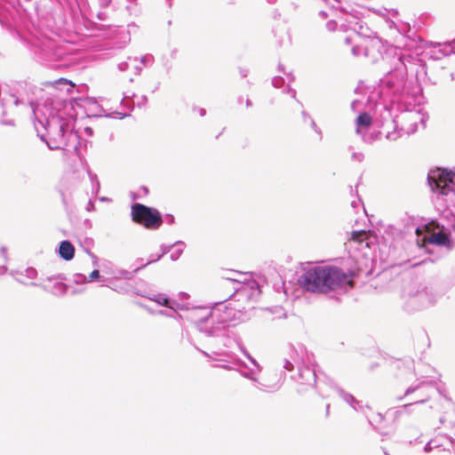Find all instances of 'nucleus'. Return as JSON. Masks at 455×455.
I'll return each mask as SVG.
<instances>
[{
  "instance_id": "35",
  "label": "nucleus",
  "mask_w": 455,
  "mask_h": 455,
  "mask_svg": "<svg viewBox=\"0 0 455 455\" xmlns=\"http://www.w3.org/2000/svg\"><path fill=\"white\" fill-rule=\"evenodd\" d=\"M283 84H284V79L283 76H276L273 77V79H272V84L275 88L282 87L283 85Z\"/></svg>"
},
{
  "instance_id": "55",
  "label": "nucleus",
  "mask_w": 455,
  "mask_h": 455,
  "mask_svg": "<svg viewBox=\"0 0 455 455\" xmlns=\"http://www.w3.org/2000/svg\"><path fill=\"white\" fill-rule=\"evenodd\" d=\"M288 92L291 93V97H292V98H295V97H296V92H295V90L291 89L290 86H288Z\"/></svg>"
},
{
  "instance_id": "46",
  "label": "nucleus",
  "mask_w": 455,
  "mask_h": 455,
  "mask_svg": "<svg viewBox=\"0 0 455 455\" xmlns=\"http://www.w3.org/2000/svg\"><path fill=\"white\" fill-rule=\"evenodd\" d=\"M301 115L304 123H308V121L312 118L311 116L306 111H302Z\"/></svg>"
},
{
  "instance_id": "61",
  "label": "nucleus",
  "mask_w": 455,
  "mask_h": 455,
  "mask_svg": "<svg viewBox=\"0 0 455 455\" xmlns=\"http://www.w3.org/2000/svg\"><path fill=\"white\" fill-rule=\"evenodd\" d=\"M134 68H135V74H136V75H140V71H141V68H140V67L136 66Z\"/></svg>"
},
{
  "instance_id": "37",
  "label": "nucleus",
  "mask_w": 455,
  "mask_h": 455,
  "mask_svg": "<svg viewBox=\"0 0 455 455\" xmlns=\"http://www.w3.org/2000/svg\"><path fill=\"white\" fill-rule=\"evenodd\" d=\"M351 158L353 161H356V162L360 163L364 159V156H363V154L359 153V152H353Z\"/></svg>"
},
{
  "instance_id": "47",
  "label": "nucleus",
  "mask_w": 455,
  "mask_h": 455,
  "mask_svg": "<svg viewBox=\"0 0 455 455\" xmlns=\"http://www.w3.org/2000/svg\"><path fill=\"white\" fill-rule=\"evenodd\" d=\"M84 134L89 137H92L93 135V130L92 127H89V126L84 127Z\"/></svg>"
},
{
  "instance_id": "10",
  "label": "nucleus",
  "mask_w": 455,
  "mask_h": 455,
  "mask_svg": "<svg viewBox=\"0 0 455 455\" xmlns=\"http://www.w3.org/2000/svg\"><path fill=\"white\" fill-rule=\"evenodd\" d=\"M131 216L133 222L149 230L158 229L164 221L157 209L140 203L132 205Z\"/></svg>"
},
{
  "instance_id": "43",
  "label": "nucleus",
  "mask_w": 455,
  "mask_h": 455,
  "mask_svg": "<svg viewBox=\"0 0 455 455\" xmlns=\"http://www.w3.org/2000/svg\"><path fill=\"white\" fill-rule=\"evenodd\" d=\"M193 111L197 112L201 116H204L206 114V110L204 108H199V107H194Z\"/></svg>"
},
{
  "instance_id": "6",
  "label": "nucleus",
  "mask_w": 455,
  "mask_h": 455,
  "mask_svg": "<svg viewBox=\"0 0 455 455\" xmlns=\"http://www.w3.org/2000/svg\"><path fill=\"white\" fill-rule=\"evenodd\" d=\"M445 292L437 283H419L408 291L406 308L412 311L433 306Z\"/></svg>"
},
{
  "instance_id": "49",
  "label": "nucleus",
  "mask_w": 455,
  "mask_h": 455,
  "mask_svg": "<svg viewBox=\"0 0 455 455\" xmlns=\"http://www.w3.org/2000/svg\"><path fill=\"white\" fill-rule=\"evenodd\" d=\"M239 73L242 77H246L248 76L249 70L247 68H240Z\"/></svg>"
},
{
  "instance_id": "44",
  "label": "nucleus",
  "mask_w": 455,
  "mask_h": 455,
  "mask_svg": "<svg viewBox=\"0 0 455 455\" xmlns=\"http://www.w3.org/2000/svg\"><path fill=\"white\" fill-rule=\"evenodd\" d=\"M147 102H148V97L146 95H143V96H141L140 100L138 102V107L142 108V107L146 106Z\"/></svg>"
},
{
  "instance_id": "59",
  "label": "nucleus",
  "mask_w": 455,
  "mask_h": 455,
  "mask_svg": "<svg viewBox=\"0 0 455 455\" xmlns=\"http://www.w3.org/2000/svg\"><path fill=\"white\" fill-rule=\"evenodd\" d=\"M289 82H292L294 80V76L291 73L287 74Z\"/></svg>"
},
{
  "instance_id": "5",
  "label": "nucleus",
  "mask_w": 455,
  "mask_h": 455,
  "mask_svg": "<svg viewBox=\"0 0 455 455\" xmlns=\"http://www.w3.org/2000/svg\"><path fill=\"white\" fill-rule=\"evenodd\" d=\"M25 41L29 51L40 61L56 64L69 54L68 45L53 32L49 35L38 28L30 33Z\"/></svg>"
},
{
  "instance_id": "36",
  "label": "nucleus",
  "mask_w": 455,
  "mask_h": 455,
  "mask_svg": "<svg viewBox=\"0 0 455 455\" xmlns=\"http://www.w3.org/2000/svg\"><path fill=\"white\" fill-rule=\"evenodd\" d=\"M308 124L309 125L311 126V128L317 133L319 134V139L322 140V132L321 130L319 129V127L316 125L315 122L314 121L313 118H311L309 121H308Z\"/></svg>"
},
{
  "instance_id": "63",
  "label": "nucleus",
  "mask_w": 455,
  "mask_h": 455,
  "mask_svg": "<svg viewBox=\"0 0 455 455\" xmlns=\"http://www.w3.org/2000/svg\"><path fill=\"white\" fill-rule=\"evenodd\" d=\"M6 267L4 266L0 267V275H3L6 271Z\"/></svg>"
},
{
  "instance_id": "25",
  "label": "nucleus",
  "mask_w": 455,
  "mask_h": 455,
  "mask_svg": "<svg viewBox=\"0 0 455 455\" xmlns=\"http://www.w3.org/2000/svg\"><path fill=\"white\" fill-rule=\"evenodd\" d=\"M434 385V382L433 381H421L419 382V384L415 385V386H411L409 387L405 392H404V395L403 396H401L398 398V400H402L404 396H407L411 394H413L415 393L416 391H418L419 389H420L421 387H423L424 386H429V387H433Z\"/></svg>"
},
{
  "instance_id": "45",
  "label": "nucleus",
  "mask_w": 455,
  "mask_h": 455,
  "mask_svg": "<svg viewBox=\"0 0 455 455\" xmlns=\"http://www.w3.org/2000/svg\"><path fill=\"white\" fill-rule=\"evenodd\" d=\"M359 104H361L360 100H353L352 103H351V109L354 112H356L357 111V107H358Z\"/></svg>"
},
{
  "instance_id": "38",
  "label": "nucleus",
  "mask_w": 455,
  "mask_h": 455,
  "mask_svg": "<svg viewBox=\"0 0 455 455\" xmlns=\"http://www.w3.org/2000/svg\"><path fill=\"white\" fill-rule=\"evenodd\" d=\"M337 22L333 20H329L327 23H326V28L329 30V31H335L336 28H337Z\"/></svg>"
},
{
  "instance_id": "40",
  "label": "nucleus",
  "mask_w": 455,
  "mask_h": 455,
  "mask_svg": "<svg viewBox=\"0 0 455 455\" xmlns=\"http://www.w3.org/2000/svg\"><path fill=\"white\" fill-rule=\"evenodd\" d=\"M129 68V64L127 61H123L118 64V69L122 72L126 71Z\"/></svg>"
},
{
  "instance_id": "16",
  "label": "nucleus",
  "mask_w": 455,
  "mask_h": 455,
  "mask_svg": "<svg viewBox=\"0 0 455 455\" xmlns=\"http://www.w3.org/2000/svg\"><path fill=\"white\" fill-rule=\"evenodd\" d=\"M31 286H38L42 288L44 291L50 292L54 296L61 297L64 296L68 292V286L62 282H56L52 284V286H49L47 284H41L35 282H31Z\"/></svg>"
},
{
  "instance_id": "3",
  "label": "nucleus",
  "mask_w": 455,
  "mask_h": 455,
  "mask_svg": "<svg viewBox=\"0 0 455 455\" xmlns=\"http://www.w3.org/2000/svg\"><path fill=\"white\" fill-rule=\"evenodd\" d=\"M402 81L394 74H388L376 90L382 102L375 104L374 117L371 116V127L380 130L371 132V140L380 139L383 135L390 140H395L402 136V132L407 135L414 133L418 124L425 125L426 115L422 113L420 106L405 105V108L392 119V115L387 108V102H393L394 97L400 92Z\"/></svg>"
},
{
  "instance_id": "11",
  "label": "nucleus",
  "mask_w": 455,
  "mask_h": 455,
  "mask_svg": "<svg viewBox=\"0 0 455 455\" xmlns=\"http://www.w3.org/2000/svg\"><path fill=\"white\" fill-rule=\"evenodd\" d=\"M363 12L354 11V13H351L352 18L355 20H348L350 24H353V30L356 33L358 39L364 40L365 44L357 42L352 48V53L355 56H368V44L367 39L370 37V28L366 21H363L365 18V13L370 12V8L363 7Z\"/></svg>"
},
{
  "instance_id": "18",
  "label": "nucleus",
  "mask_w": 455,
  "mask_h": 455,
  "mask_svg": "<svg viewBox=\"0 0 455 455\" xmlns=\"http://www.w3.org/2000/svg\"><path fill=\"white\" fill-rule=\"evenodd\" d=\"M334 388L338 395L343 399V401L349 404L355 411H363V406L360 404V402L354 397V395L346 392L339 387H335Z\"/></svg>"
},
{
  "instance_id": "15",
  "label": "nucleus",
  "mask_w": 455,
  "mask_h": 455,
  "mask_svg": "<svg viewBox=\"0 0 455 455\" xmlns=\"http://www.w3.org/2000/svg\"><path fill=\"white\" fill-rule=\"evenodd\" d=\"M370 230L368 233L364 230H356L353 231L351 235V241L356 243L355 250L359 251H363V249L370 248ZM362 255L364 256L365 253L362 252Z\"/></svg>"
},
{
  "instance_id": "60",
  "label": "nucleus",
  "mask_w": 455,
  "mask_h": 455,
  "mask_svg": "<svg viewBox=\"0 0 455 455\" xmlns=\"http://www.w3.org/2000/svg\"><path fill=\"white\" fill-rule=\"evenodd\" d=\"M278 71L281 73H284V67L282 64L278 65Z\"/></svg>"
},
{
  "instance_id": "7",
  "label": "nucleus",
  "mask_w": 455,
  "mask_h": 455,
  "mask_svg": "<svg viewBox=\"0 0 455 455\" xmlns=\"http://www.w3.org/2000/svg\"><path fill=\"white\" fill-rule=\"evenodd\" d=\"M397 235V230L393 226L385 225L382 222H378L376 226L371 223V245L376 243L379 256L376 255L374 250L373 258L371 261L376 260L377 257L382 262H386L395 251V240Z\"/></svg>"
},
{
  "instance_id": "24",
  "label": "nucleus",
  "mask_w": 455,
  "mask_h": 455,
  "mask_svg": "<svg viewBox=\"0 0 455 455\" xmlns=\"http://www.w3.org/2000/svg\"><path fill=\"white\" fill-rule=\"evenodd\" d=\"M239 288L235 289V291L229 296V299H233L236 297H243L249 299L251 297V291L247 284L239 283Z\"/></svg>"
},
{
  "instance_id": "32",
  "label": "nucleus",
  "mask_w": 455,
  "mask_h": 455,
  "mask_svg": "<svg viewBox=\"0 0 455 455\" xmlns=\"http://www.w3.org/2000/svg\"><path fill=\"white\" fill-rule=\"evenodd\" d=\"M73 282L76 284H83L87 283L88 280L84 274L76 273L73 275Z\"/></svg>"
},
{
  "instance_id": "50",
  "label": "nucleus",
  "mask_w": 455,
  "mask_h": 455,
  "mask_svg": "<svg viewBox=\"0 0 455 455\" xmlns=\"http://www.w3.org/2000/svg\"><path fill=\"white\" fill-rule=\"evenodd\" d=\"M135 264H137V267H140V269H141V268L144 267L142 266L145 265L146 262L144 263V259L142 258H139V259H136Z\"/></svg>"
},
{
  "instance_id": "51",
  "label": "nucleus",
  "mask_w": 455,
  "mask_h": 455,
  "mask_svg": "<svg viewBox=\"0 0 455 455\" xmlns=\"http://www.w3.org/2000/svg\"><path fill=\"white\" fill-rule=\"evenodd\" d=\"M21 276H22V275H20L19 276H16V277H15V280H16L18 283H21V284H24V285H31V284H30L31 283H26V282L21 278Z\"/></svg>"
},
{
  "instance_id": "17",
  "label": "nucleus",
  "mask_w": 455,
  "mask_h": 455,
  "mask_svg": "<svg viewBox=\"0 0 455 455\" xmlns=\"http://www.w3.org/2000/svg\"><path fill=\"white\" fill-rule=\"evenodd\" d=\"M59 255L66 261L71 260L75 256V247L68 240L61 241L59 244Z\"/></svg>"
},
{
  "instance_id": "53",
  "label": "nucleus",
  "mask_w": 455,
  "mask_h": 455,
  "mask_svg": "<svg viewBox=\"0 0 455 455\" xmlns=\"http://www.w3.org/2000/svg\"><path fill=\"white\" fill-rule=\"evenodd\" d=\"M88 253L94 259L93 265L97 266V260H98L97 257L92 252H91L90 251H88Z\"/></svg>"
},
{
  "instance_id": "31",
  "label": "nucleus",
  "mask_w": 455,
  "mask_h": 455,
  "mask_svg": "<svg viewBox=\"0 0 455 455\" xmlns=\"http://www.w3.org/2000/svg\"><path fill=\"white\" fill-rule=\"evenodd\" d=\"M88 174L92 181V189H95L96 193H98L100 190V182L98 180L97 175L92 173L91 172H89Z\"/></svg>"
},
{
  "instance_id": "20",
  "label": "nucleus",
  "mask_w": 455,
  "mask_h": 455,
  "mask_svg": "<svg viewBox=\"0 0 455 455\" xmlns=\"http://www.w3.org/2000/svg\"><path fill=\"white\" fill-rule=\"evenodd\" d=\"M356 133L360 134L362 130H368L370 128V113L363 112L360 113L356 117Z\"/></svg>"
},
{
  "instance_id": "13",
  "label": "nucleus",
  "mask_w": 455,
  "mask_h": 455,
  "mask_svg": "<svg viewBox=\"0 0 455 455\" xmlns=\"http://www.w3.org/2000/svg\"><path fill=\"white\" fill-rule=\"evenodd\" d=\"M397 15V11L387 10V8L374 9L371 8V24L380 32L387 34L396 28L395 21L391 19Z\"/></svg>"
},
{
  "instance_id": "57",
  "label": "nucleus",
  "mask_w": 455,
  "mask_h": 455,
  "mask_svg": "<svg viewBox=\"0 0 455 455\" xmlns=\"http://www.w3.org/2000/svg\"><path fill=\"white\" fill-rule=\"evenodd\" d=\"M443 437H444L445 439H447V440L451 443V445L455 443V441L453 440V438H452V437H451V436H447V435H445V436H443Z\"/></svg>"
},
{
  "instance_id": "23",
  "label": "nucleus",
  "mask_w": 455,
  "mask_h": 455,
  "mask_svg": "<svg viewBox=\"0 0 455 455\" xmlns=\"http://www.w3.org/2000/svg\"><path fill=\"white\" fill-rule=\"evenodd\" d=\"M185 247L186 243L183 241H176L173 243V250L171 251L170 259L172 261L178 260L183 253Z\"/></svg>"
},
{
  "instance_id": "9",
  "label": "nucleus",
  "mask_w": 455,
  "mask_h": 455,
  "mask_svg": "<svg viewBox=\"0 0 455 455\" xmlns=\"http://www.w3.org/2000/svg\"><path fill=\"white\" fill-rule=\"evenodd\" d=\"M427 184L431 191L438 196H446L455 193V172L444 168L429 171Z\"/></svg>"
},
{
  "instance_id": "39",
  "label": "nucleus",
  "mask_w": 455,
  "mask_h": 455,
  "mask_svg": "<svg viewBox=\"0 0 455 455\" xmlns=\"http://www.w3.org/2000/svg\"><path fill=\"white\" fill-rule=\"evenodd\" d=\"M100 271L98 269H94L89 275V279L88 282H92L95 279H100Z\"/></svg>"
},
{
  "instance_id": "64",
  "label": "nucleus",
  "mask_w": 455,
  "mask_h": 455,
  "mask_svg": "<svg viewBox=\"0 0 455 455\" xmlns=\"http://www.w3.org/2000/svg\"><path fill=\"white\" fill-rule=\"evenodd\" d=\"M245 104H246L247 108L251 107V105H252L251 100H249V99L246 100V103Z\"/></svg>"
},
{
  "instance_id": "41",
  "label": "nucleus",
  "mask_w": 455,
  "mask_h": 455,
  "mask_svg": "<svg viewBox=\"0 0 455 455\" xmlns=\"http://www.w3.org/2000/svg\"><path fill=\"white\" fill-rule=\"evenodd\" d=\"M174 221H175V218H174L173 215H172V214H166L165 215V222H166V224L172 225L174 223Z\"/></svg>"
},
{
  "instance_id": "42",
  "label": "nucleus",
  "mask_w": 455,
  "mask_h": 455,
  "mask_svg": "<svg viewBox=\"0 0 455 455\" xmlns=\"http://www.w3.org/2000/svg\"><path fill=\"white\" fill-rule=\"evenodd\" d=\"M163 65L167 72H169L170 69L172 68V63L170 62L169 60L165 59L164 57H163Z\"/></svg>"
},
{
  "instance_id": "12",
  "label": "nucleus",
  "mask_w": 455,
  "mask_h": 455,
  "mask_svg": "<svg viewBox=\"0 0 455 455\" xmlns=\"http://www.w3.org/2000/svg\"><path fill=\"white\" fill-rule=\"evenodd\" d=\"M404 414L403 407L389 409L385 414L377 413L374 419L375 428L380 435L388 438L395 432L394 420Z\"/></svg>"
},
{
  "instance_id": "26",
  "label": "nucleus",
  "mask_w": 455,
  "mask_h": 455,
  "mask_svg": "<svg viewBox=\"0 0 455 455\" xmlns=\"http://www.w3.org/2000/svg\"><path fill=\"white\" fill-rule=\"evenodd\" d=\"M373 356L377 357L378 360L374 363L371 362V368H373V366H380L385 364L388 360L387 357L379 348L371 351V358Z\"/></svg>"
},
{
  "instance_id": "1",
  "label": "nucleus",
  "mask_w": 455,
  "mask_h": 455,
  "mask_svg": "<svg viewBox=\"0 0 455 455\" xmlns=\"http://www.w3.org/2000/svg\"><path fill=\"white\" fill-rule=\"evenodd\" d=\"M175 306L178 309H185L188 312L186 318L195 324L205 341L220 350L214 352L215 354L221 355L222 347L231 348L236 346L250 360L253 367L248 368L247 371L243 370L247 366L240 359H235L233 363L238 367L237 370L243 377L258 383L257 388L264 390V386L259 382L257 377L261 371L260 365L242 346L241 339L234 330L235 325L229 323L235 317L236 312H240V309L230 307V303L226 305L225 301L216 303L212 308L202 307L190 308L178 302H175Z\"/></svg>"
},
{
  "instance_id": "52",
  "label": "nucleus",
  "mask_w": 455,
  "mask_h": 455,
  "mask_svg": "<svg viewBox=\"0 0 455 455\" xmlns=\"http://www.w3.org/2000/svg\"><path fill=\"white\" fill-rule=\"evenodd\" d=\"M319 17H321L323 20L326 19L328 17V14L324 11H320L318 12Z\"/></svg>"
},
{
  "instance_id": "27",
  "label": "nucleus",
  "mask_w": 455,
  "mask_h": 455,
  "mask_svg": "<svg viewBox=\"0 0 455 455\" xmlns=\"http://www.w3.org/2000/svg\"><path fill=\"white\" fill-rule=\"evenodd\" d=\"M172 248H173V243L170 244V245L162 244L160 246L161 253L156 254V259H148L146 264L143 265L142 267H147L148 265H149V264H151L153 262L158 261L164 255H165L166 253L170 252Z\"/></svg>"
},
{
  "instance_id": "62",
  "label": "nucleus",
  "mask_w": 455,
  "mask_h": 455,
  "mask_svg": "<svg viewBox=\"0 0 455 455\" xmlns=\"http://www.w3.org/2000/svg\"><path fill=\"white\" fill-rule=\"evenodd\" d=\"M140 189L144 192V194H145V195H147V194L148 193V188H147V187H145V186H142V187L140 188Z\"/></svg>"
},
{
  "instance_id": "48",
  "label": "nucleus",
  "mask_w": 455,
  "mask_h": 455,
  "mask_svg": "<svg viewBox=\"0 0 455 455\" xmlns=\"http://www.w3.org/2000/svg\"><path fill=\"white\" fill-rule=\"evenodd\" d=\"M361 204H362V201H361V199L358 197V198H357V200H353V201L351 202V206H352L353 208H357L359 205H361Z\"/></svg>"
},
{
  "instance_id": "56",
  "label": "nucleus",
  "mask_w": 455,
  "mask_h": 455,
  "mask_svg": "<svg viewBox=\"0 0 455 455\" xmlns=\"http://www.w3.org/2000/svg\"><path fill=\"white\" fill-rule=\"evenodd\" d=\"M58 83L67 84H68V83H69V81H68V79H66V78H60V79L58 80Z\"/></svg>"
},
{
  "instance_id": "22",
  "label": "nucleus",
  "mask_w": 455,
  "mask_h": 455,
  "mask_svg": "<svg viewBox=\"0 0 455 455\" xmlns=\"http://www.w3.org/2000/svg\"><path fill=\"white\" fill-rule=\"evenodd\" d=\"M427 401H428V396H427L425 398H421L416 402L406 403V404L403 405L402 407H403L404 414L410 415V414H412V413L418 411L419 406H420L421 404L425 403Z\"/></svg>"
},
{
  "instance_id": "4",
  "label": "nucleus",
  "mask_w": 455,
  "mask_h": 455,
  "mask_svg": "<svg viewBox=\"0 0 455 455\" xmlns=\"http://www.w3.org/2000/svg\"><path fill=\"white\" fill-rule=\"evenodd\" d=\"M352 275L353 271L346 273L336 266H318L307 269L298 282L307 291L328 293L350 283L349 276Z\"/></svg>"
},
{
  "instance_id": "33",
  "label": "nucleus",
  "mask_w": 455,
  "mask_h": 455,
  "mask_svg": "<svg viewBox=\"0 0 455 455\" xmlns=\"http://www.w3.org/2000/svg\"><path fill=\"white\" fill-rule=\"evenodd\" d=\"M295 348L293 347L292 350H291V353L290 355V357H291V355H292V351L294 350ZM296 365L295 362L292 360V358L291 359H284V363H283V368L287 371H291L293 370L294 366Z\"/></svg>"
},
{
  "instance_id": "8",
  "label": "nucleus",
  "mask_w": 455,
  "mask_h": 455,
  "mask_svg": "<svg viewBox=\"0 0 455 455\" xmlns=\"http://www.w3.org/2000/svg\"><path fill=\"white\" fill-rule=\"evenodd\" d=\"M291 358L299 371L297 382L301 386L299 392H304L307 389L306 387H315L316 373L314 368V355L308 354L304 346L299 345L298 349L292 351Z\"/></svg>"
},
{
  "instance_id": "29",
  "label": "nucleus",
  "mask_w": 455,
  "mask_h": 455,
  "mask_svg": "<svg viewBox=\"0 0 455 455\" xmlns=\"http://www.w3.org/2000/svg\"><path fill=\"white\" fill-rule=\"evenodd\" d=\"M430 243L437 245H444L447 242V237L442 233H436L430 236Z\"/></svg>"
},
{
  "instance_id": "30",
  "label": "nucleus",
  "mask_w": 455,
  "mask_h": 455,
  "mask_svg": "<svg viewBox=\"0 0 455 455\" xmlns=\"http://www.w3.org/2000/svg\"><path fill=\"white\" fill-rule=\"evenodd\" d=\"M20 275H25L28 279H35L37 276V270L29 267L25 269L24 273H20Z\"/></svg>"
},
{
  "instance_id": "21",
  "label": "nucleus",
  "mask_w": 455,
  "mask_h": 455,
  "mask_svg": "<svg viewBox=\"0 0 455 455\" xmlns=\"http://www.w3.org/2000/svg\"><path fill=\"white\" fill-rule=\"evenodd\" d=\"M140 269V267H136L132 271H128V270H124V269H116V270H113L111 272H108L109 274H111L113 275L114 278L116 279H121V278H124V279H126V280H131L133 278L134 275Z\"/></svg>"
},
{
  "instance_id": "14",
  "label": "nucleus",
  "mask_w": 455,
  "mask_h": 455,
  "mask_svg": "<svg viewBox=\"0 0 455 455\" xmlns=\"http://www.w3.org/2000/svg\"><path fill=\"white\" fill-rule=\"evenodd\" d=\"M378 31L371 32V59L373 61L386 60L396 54V49L379 37Z\"/></svg>"
},
{
  "instance_id": "19",
  "label": "nucleus",
  "mask_w": 455,
  "mask_h": 455,
  "mask_svg": "<svg viewBox=\"0 0 455 455\" xmlns=\"http://www.w3.org/2000/svg\"><path fill=\"white\" fill-rule=\"evenodd\" d=\"M136 294L147 298L150 300L156 301L160 305L173 308V307L170 305V299L167 297H164L163 294H154L151 291H137Z\"/></svg>"
},
{
  "instance_id": "2",
  "label": "nucleus",
  "mask_w": 455,
  "mask_h": 455,
  "mask_svg": "<svg viewBox=\"0 0 455 455\" xmlns=\"http://www.w3.org/2000/svg\"><path fill=\"white\" fill-rule=\"evenodd\" d=\"M25 89L31 91L32 85L26 83L19 84L18 93L7 94L0 98L1 114L6 116L8 112L18 106L28 105L33 112L34 125L41 140L44 141L48 148L52 150L67 149L72 148L75 151L78 150L80 136L74 132L73 123L62 117L55 108H49V103L36 105L32 98L28 94L25 96L20 90Z\"/></svg>"
},
{
  "instance_id": "28",
  "label": "nucleus",
  "mask_w": 455,
  "mask_h": 455,
  "mask_svg": "<svg viewBox=\"0 0 455 455\" xmlns=\"http://www.w3.org/2000/svg\"><path fill=\"white\" fill-rule=\"evenodd\" d=\"M443 446V443L439 441V438L431 439L429 442L426 443L424 446V451L428 453L431 452L434 449H439Z\"/></svg>"
},
{
  "instance_id": "54",
  "label": "nucleus",
  "mask_w": 455,
  "mask_h": 455,
  "mask_svg": "<svg viewBox=\"0 0 455 455\" xmlns=\"http://www.w3.org/2000/svg\"><path fill=\"white\" fill-rule=\"evenodd\" d=\"M159 313L164 315L173 316L174 314H176V311L174 310L172 315L167 314L165 310H160Z\"/></svg>"
},
{
  "instance_id": "34",
  "label": "nucleus",
  "mask_w": 455,
  "mask_h": 455,
  "mask_svg": "<svg viewBox=\"0 0 455 455\" xmlns=\"http://www.w3.org/2000/svg\"><path fill=\"white\" fill-rule=\"evenodd\" d=\"M154 62V56L152 54H145L140 58V63L144 66L151 65Z\"/></svg>"
},
{
  "instance_id": "58",
  "label": "nucleus",
  "mask_w": 455,
  "mask_h": 455,
  "mask_svg": "<svg viewBox=\"0 0 455 455\" xmlns=\"http://www.w3.org/2000/svg\"><path fill=\"white\" fill-rule=\"evenodd\" d=\"M444 44L448 46L455 45V38L450 42H446Z\"/></svg>"
}]
</instances>
